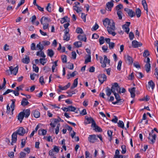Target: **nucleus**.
Wrapping results in <instances>:
<instances>
[{
  "label": "nucleus",
  "instance_id": "nucleus-1",
  "mask_svg": "<svg viewBox=\"0 0 158 158\" xmlns=\"http://www.w3.org/2000/svg\"><path fill=\"white\" fill-rule=\"evenodd\" d=\"M113 23H111V22L110 23V24L109 25V27H107V30L109 34L112 35L113 36H114L116 34L114 31L115 29V23L113 20Z\"/></svg>",
  "mask_w": 158,
  "mask_h": 158
},
{
  "label": "nucleus",
  "instance_id": "nucleus-2",
  "mask_svg": "<svg viewBox=\"0 0 158 158\" xmlns=\"http://www.w3.org/2000/svg\"><path fill=\"white\" fill-rule=\"evenodd\" d=\"M111 89L112 90L113 93H116V92L118 93H121V88L117 82H115L112 85Z\"/></svg>",
  "mask_w": 158,
  "mask_h": 158
},
{
  "label": "nucleus",
  "instance_id": "nucleus-3",
  "mask_svg": "<svg viewBox=\"0 0 158 158\" xmlns=\"http://www.w3.org/2000/svg\"><path fill=\"white\" fill-rule=\"evenodd\" d=\"M153 131H152V133H149V136L148 137V139L149 142L151 144H154L156 140V135L155 134H153Z\"/></svg>",
  "mask_w": 158,
  "mask_h": 158
},
{
  "label": "nucleus",
  "instance_id": "nucleus-4",
  "mask_svg": "<svg viewBox=\"0 0 158 158\" xmlns=\"http://www.w3.org/2000/svg\"><path fill=\"white\" fill-rule=\"evenodd\" d=\"M9 69L7 70L6 72L7 73L9 72L10 71V74L13 73L15 75H16L18 71L19 67L18 65H17L15 67H13L12 66H10L9 67Z\"/></svg>",
  "mask_w": 158,
  "mask_h": 158
},
{
  "label": "nucleus",
  "instance_id": "nucleus-5",
  "mask_svg": "<svg viewBox=\"0 0 158 158\" xmlns=\"http://www.w3.org/2000/svg\"><path fill=\"white\" fill-rule=\"evenodd\" d=\"M98 80L100 82L101 84L103 83L107 79V77L104 74H100L98 76Z\"/></svg>",
  "mask_w": 158,
  "mask_h": 158
},
{
  "label": "nucleus",
  "instance_id": "nucleus-6",
  "mask_svg": "<svg viewBox=\"0 0 158 158\" xmlns=\"http://www.w3.org/2000/svg\"><path fill=\"white\" fill-rule=\"evenodd\" d=\"M17 134L20 136H23L26 133L25 129L22 127H20L16 131Z\"/></svg>",
  "mask_w": 158,
  "mask_h": 158
},
{
  "label": "nucleus",
  "instance_id": "nucleus-7",
  "mask_svg": "<svg viewBox=\"0 0 158 158\" xmlns=\"http://www.w3.org/2000/svg\"><path fill=\"white\" fill-rule=\"evenodd\" d=\"M124 10L128 14V16L131 18L134 17L135 15V12L133 11L131 9L128 8H125Z\"/></svg>",
  "mask_w": 158,
  "mask_h": 158
},
{
  "label": "nucleus",
  "instance_id": "nucleus-8",
  "mask_svg": "<svg viewBox=\"0 0 158 158\" xmlns=\"http://www.w3.org/2000/svg\"><path fill=\"white\" fill-rule=\"evenodd\" d=\"M142 45V44L141 43L138 42L136 40H134L132 42V46L134 48H137Z\"/></svg>",
  "mask_w": 158,
  "mask_h": 158
},
{
  "label": "nucleus",
  "instance_id": "nucleus-9",
  "mask_svg": "<svg viewBox=\"0 0 158 158\" xmlns=\"http://www.w3.org/2000/svg\"><path fill=\"white\" fill-rule=\"evenodd\" d=\"M97 139L96 135H89L88 137V141L91 143H94Z\"/></svg>",
  "mask_w": 158,
  "mask_h": 158
},
{
  "label": "nucleus",
  "instance_id": "nucleus-10",
  "mask_svg": "<svg viewBox=\"0 0 158 158\" xmlns=\"http://www.w3.org/2000/svg\"><path fill=\"white\" fill-rule=\"evenodd\" d=\"M124 58L126 62L129 64H132L133 62V58L129 55H125Z\"/></svg>",
  "mask_w": 158,
  "mask_h": 158
},
{
  "label": "nucleus",
  "instance_id": "nucleus-11",
  "mask_svg": "<svg viewBox=\"0 0 158 158\" xmlns=\"http://www.w3.org/2000/svg\"><path fill=\"white\" fill-rule=\"evenodd\" d=\"M103 24L104 25L105 27H107V26H109V25L110 24V23L111 22L113 23V19H110L108 18H106L103 21Z\"/></svg>",
  "mask_w": 158,
  "mask_h": 158
},
{
  "label": "nucleus",
  "instance_id": "nucleus-12",
  "mask_svg": "<svg viewBox=\"0 0 158 158\" xmlns=\"http://www.w3.org/2000/svg\"><path fill=\"white\" fill-rule=\"evenodd\" d=\"M104 60L101 66L103 68H105L106 66V63L108 62V64H109L110 63V60L108 59L107 56L106 55L104 56Z\"/></svg>",
  "mask_w": 158,
  "mask_h": 158
},
{
  "label": "nucleus",
  "instance_id": "nucleus-13",
  "mask_svg": "<svg viewBox=\"0 0 158 158\" xmlns=\"http://www.w3.org/2000/svg\"><path fill=\"white\" fill-rule=\"evenodd\" d=\"M17 135L16 132H14L12 135V142L11 144L13 145V143H15L16 142L17 140Z\"/></svg>",
  "mask_w": 158,
  "mask_h": 158
},
{
  "label": "nucleus",
  "instance_id": "nucleus-14",
  "mask_svg": "<svg viewBox=\"0 0 158 158\" xmlns=\"http://www.w3.org/2000/svg\"><path fill=\"white\" fill-rule=\"evenodd\" d=\"M128 90L131 94V97L132 98H134L135 95V88L133 87L131 89H129Z\"/></svg>",
  "mask_w": 158,
  "mask_h": 158
},
{
  "label": "nucleus",
  "instance_id": "nucleus-15",
  "mask_svg": "<svg viewBox=\"0 0 158 158\" xmlns=\"http://www.w3.org/2000/svg\"><path fill=\"white\" fill-rule=\"evenodd\" d=\"M78 39L80 41H84L85 42L86 41V37L85 35H79L77 36Z\"/></svg>",
  "mask_w": 158,
  "mask_h": 158
},
{
  "label": "nucleus",
  "instance_id": "nucleus-16",
  "mask_svg": "<svg viewBox=\"0 0 158 158\" xmlns=\"http://www.w3.org/2000/svg\"><path fill=\"white\" fill-rule=\"evenodd\" d=\"M114 1L113 0L110 2H107L106 4V6L108 9V10L110 11L111 10V8L113 6L114 4L113 2Z\"/></svg>",
  "mask_w": 158,
  "mask_h": 158
},
{
  "label": "nucleus",
  "instance_id": "nucleus-17",
  "mask_svg": "<svg viewBox=\"0 0 158 158\" xmlns=\"http://www.w3.org/2000/svg\"><path fill=\"white\" fill-rule=\"evenodd\" d=\"M70 83L69 82L66 85L63 87L61 86L60 85H59L58 86V88L61 90H66L69 87L70 85Z\"/></svg>",
  "mask_w": 158,
  "mask_h": 158
},
{
  "label": "nucleus",
  "instance_id": "nucleus-18",
  "mask_svg": "<svg viewBox=\"0 0 158 158\" xmlns=\"http://www.w3.org/2000/svg\"><path fill=\"white\" fill-rule=\"evenodd\" d=\"M29 104L27 100L25 98H23L21 101V105L23 106L27 105Z\"/></svg>",
  "mask_w": 158,
  "mask_h": 158
},
{
  "label": "nucleus",
  "instance_id": "nucleus-19",
  "mask_svg": "<svg viewBox=\"0 0 158 158\" xmlns=\"http://www.w3.org/2000/svg\"><path fill=\"white\" fill-rule=\"evenodd\" d=\"M24 117L23 112H21L18 114V119L20 121V123H21Z\"/></svg>",
  "mask_w": 158,
  "mask_h": 158
},
{
  "label": "nucleus",
  "instance_id": "nucleus-20",
  "mask_svg": "<svg viewBox=\"0 0 158 158\" xmlns=\"http://www.w3.org/2000/svg\"><path fill=\"white\" fill-rule=\"evenodd\" d=\"M44 18V17H43L40 20L41 24L43 25V28L44 30L47 29L48 27L49 24L48 23H44L43 21V19Z\"/></svg>",
  "mask_w": 158,
  "mask_h": 158
},
{
  "label": "nucleus",
  "instance_id": "nucleus-21",
  "mask_svg": "<svg viewBox=\"0 0 158 158\" xmlns=\"http://www.w3.org/2000/svg\"><path fill=\"white\" fill-rule=\"evenodd\" d=\"M22 61L24 63L28 64L30 62L29 56H26L25 58H23L22 59Z\"/></svg>",
  "mask_w": 158,
  "mask_h": 158
},
{
  "label": "nucleus",
  "instance_id": "nucleus-22",
  "mask_svg": "<svg viewBox=\"0 0 158 158\" xmlns=\"http://www.w3.org/2000/svg\"><path fill=\"white\" fill-rule=\"evenodd\" d=\"M114 95L115 98L116 99L117 101L120 102V103H122L123 102V100L122 99H120V97L119 95L117 94L116 93H113Z\"/></svg>",
  "mask_w": 158,
  "mask_h": 158
},
{
  "label": "nucleus",
  "instance_id": "nucleus-23",
  "mask_svg": "<svg viewBox=\"0 0 158 158\" xmlns=\"http://www.w3.org/2000/svg\"><path fill=\"white\" fill-rule=\"evenodd\" d=\"M106 95L109 97L111 95V93H113V91L111 89H110L107 87L106 88Z\"/></svg>",
  "mask_w": 158,
  "mask_h": 158
},
{
  "label": "nucleus",
  "instance_id": "nucleus-24",
  "mask_svg": "<svg viewBox=\"0 0 158 158\" xmlns=\"http://www.w3.org/2000/svg\"><path fill=\"white\" fill-rule=\"evenodd\" d=\"M23 112L25 118H28L30 114V111L29 109L24 110Z\"/></svg>",
  "mask_w": 158,
  "mask_h": 158
},
{
  "label": "nucleus",
  "instance_id": "nucleus-25",
  "mask_svg": "<svg viewBox=\"0 0 158 158\" xmlns=\"http://www.w3.org/2000/svg\"><path fill=\"white\" fill-rule=\"evenodd\" d=\"M32 114H33L34 117L36 118L40 117V113L39 111L37 110H35L32 113Z\"/></svg>",
  "mask_w": 158,
  "mask_h": 158
},
{
  "label": "nucleus",
  "instance_id": "nucleus-26",
  "mask_svg": "<svg viewBox=\"0 0 158 158\" xmlns=\"http://www.w3.org/2000/svg\"><path fill=\"white\" fill-rule=\"evenodd\" d=\"M78 78L75 79L73 81V85L71 87V89H73L77 87L78 84Z\"/></svg>",
  "mask_w": 158,
  "mask_h": 158
},
{
  "label": "nucleus",
  "instance_id": "nucleus-27",
  "mask_svg": "<svg viewBox=\"0 0 158 158\" xmlns=\"http://www.w3.org/2000/svg\"><path fill=\"white\" fill-rule=\"evenodd\" d=\"M117 124L118 127L123 129L125 128V129L126 130V128L124 127V123L123 121L119 120L118 122L117 123Z\"/></svg>",
  "mask_w": 158,
  "mask_h": 158
},
{
  "label": "nucleus",
  "instance_id": "nucleus-28",
  "mask_svg": "<svg viewBox=\"0 0 158 158\" xmlns=\"http://www.w3.org/2000/svg\"><path fill=\"white\" fill-rule=\"evenodd\" d=\"M11 101L12 102L10 105V107L12 111L13 112L15 109V103L16 100L15 99H13L11 100Z\"/></svg>",
  "mask_w": 158,
  "mask_h": 158
},
{
  "label": "nucleus",
  "instance_id": "nucleus-29",
  "mask_svg": "<svg viewBox=\"0 0 158 158\" xmlns=\"http://www.w3.org/2000/svg\"><path fill=\"white\" fill-rule=\"evenodd\" d=\"M47 54L48 56L52 58L54 54V52L52 49H48V50Z\"/></svg>",
  "mask_w": 158,
  "mask_h": 158
},
{
  "label": "nucleus",
  "instance_id": "nucleus-30",
  "mask_svg": "<svg viewBox=\"0 0 158 158\" xmlns=\"http://www.w3.org/2000/svg\"><path fill=\"white\" fill-rule=\"evenodd\" d=\"M142 4L144 10L147 11V12H148V8L147 7V4L146 3L145 0H142Z\"/></svg>",
  "mask_w": 158,
  "mask_h": 158
},
{
  "label": "nucleus",
  "instance_id": "nucleus-31",
  "mask_svg": "<svg viewBox=\"0 0 158 158\" xmlns=\"http://www.w3.org/2000/svg\"><path fill=\"white\" fill-rule=\"evenodd\" d=\"M69 21V19L67 16H65L62 18L60 20L61 23H63L65 22H68Z\"/></svg>",
  "mask_w": 158,
  "mask_h": 158
},
{
  "label": "nucleus",
  "instance_id": "nucleus-32",
  "mask_svg": "<svg viewBox=\"0 0 158 158\" xmlns=\"http://www.w3.org/2000/svg\"><path fill=\"white\" fill-rule=\"evenodd\" d=\"M148 87H151L152 89L154 88L155 84L152 80H151L148 82Z\"/></svg>",
  "mask_w": 158,
  "mask_h": 158
},
{
  "label": "nucleus",
  "instance_id": "nucleus-33",
  "mask_svg": "<svg viewBox=\"0 0 158 158\" xmlns=\"http://www.w3.org/2000/svg\"><path fill=\"white\" fill-rule=\"evenodd\" d=\"M47 133V131L43 129H41L38 131V134L39 135H45Z\"/></svg>",
  "mask_w": 158,
  "mask_h": 158
},
{
  "label": "nucleus",
  "instance_id": "nucleus-34",
  "mask_svg": "<svg viewBox=\"0 0 158 158\" xmlns=\"http://www.w3.org/2000/svg\"><path fill=\"white\" fill-rule=\"evenodd\" d=\"M73 10H75L77 13H79L82 11L81 8L77 6H73Z\"/></svg>",
  "mask_w": 158,
  "mask_h": 158
},
{
  "label": "nucleus",
  "instance_id": "nucleus-35",
  "mask_svg": "<svg viewBox=\"0 0 158 158\" xmlns=\"http://www.w3.org/2000/svg\"><path fill=\"white\" fill-rule=\"evenodd\" d=\"M141 14V12L140 9L139 8H137L135 10V14L138 18H139Z\"/></svg>",
  "mask_w": 158,
  "mask_h": 158
},
{
  "label": "nucleus",
  "instance_id": "nucleus-36",
  "mask_svg": "<svg viewBox=\"0 0 158 158\" xmlns=\"http://www.w3.org/2000/svg\"><path fill=\"white\" fill-rule=\"evenodd\" d=\"M151 68V65L150 64H146L145 65V70L146 72L148 73L150 69Z\"/></svg>",
  "mask_w": 158,
  "mask_h": 158
},
{
  "label": "nucleus",
  "instance_id": "nucleus-37",
  "mask_svg": "<svg viewBox=\"0 0 158 158\" xmlns=\"http://www.w3.org/2000/svg\"><path fill=\"white\" fill-rule=\"evenodd\" d=\"M68 109L69 111H73L75 112L76 113H77V112L75 111L76 110V108L72 106H69L68 107Z\"/></svg>",
  "mask_w": 158,
  "mask_h": 158
},
{
  "label": "nucleus",
  "instance_id": "nucleus-38",
  "mask_svg": "<svg viewBox=\"0 0 158 158\" xmlns=\"http://www.w3.org/2000/svg\"><path fill=\"white\" fill-rule=\"evenodd\" d=\"M73 45L77 48H80L81 47L82 43L80 41L75 42L74 43Z\"/></svg>",
  "mask_w": 158,
  "mask_h": 158
},
{
  "label": "nucleus",
  "instance_id": "nucleus-39",
  "mask_svg": "<svg viewBox=\"0 0 158 158\" xmlns=\"http://www.w3.org/2000/svg\"><path fill=\"white\" fill-rule=\"evenodd\" d=\"M67 93L68 94L67 97H71L72 96V95L75 94V92L74 91L69 90L67 92Z\"/></svg>",
  "mask_w": 158,
  "mask_h": 158
},
{
  "label": "nucleus",
  "instance_id": "nucleus-40",
  "mask_svg": "<svg viewBox=\"0 0 158 158\" xmlns=\"http://www.w3.org/2000/svg\"><path fill=\"white\" fill-rule=\"evenodd\" d=\"M70 34H65L63 36V40L66 41H68L70 40Z\"/></svg>",
  "mask_w": 158,
  "mask_h": 158
},
{
  "label": "nucleus",
  "instance_id": "nucleus-41",
  "mask_svg": "<svg viewBox=\"0 0 158 158\" xmlns=\"http://www.w3.org/2000/svg\"><path fill=\"white\" fill-rule=\"evenodd\" d=\"M135 76L138 78H141L143 77V74L141 72H136L135 74Z\"/></svg>",
  "mask_w": 158,
  "mask_h": 158
},
{
  "label": "nucleus",
  "instance_id": "nucleus-42",
  "mask_svg": "<svg viewBox=\"0 0 158 158\" xmlns=\"http://www.w3.org/2000/svg\"><path fill=\"white\" fill-rule=\"evenodd\" d=\"M85 119L87 120V124H90L92 122V121L94 120L91 117H85Z\"/></svg>",
  "mask_w": 158,
  "mask_h": 158
},
{
  "label": "nucleus",
  "instance_id": "nucleus-43",
  "mask_svg": "<svg viewBox=\"0 0 158 158\" xmlns=\"http://www.w3.org/2000/svg\"><path fill=\"white\" fill-rule=\"evenodd\" d=\"M131 24L130 22H127L124 25L122 26V28L123 30H125V28L128 27Z\"/></svg>",
  "mask_w": 158,
  "mask_h": 158
},
{
  "label": "nucleus",
  "instance_id": "nucleus-44",
  "mask_svg": "<svg viewBox=\"0 0 158 158\" xmlns=\"http://www.w3.org/2000/svg\"><path fill=\"white\" fill-rule=\"evenodd\" d=\"M42 45L44 47L45 46H48L50 45V43L49 41H44L42 42Z\"/></svg>",
  "mask_w": 158,
  "mask_h": 158
},
{
  "label": "nucleus",
  "instance_id": "nucleus-45",
  "mask_svg": "<svg viewBox=\"0 0 158 158\" xmlns=\"http://www.w3.org/2000/svg\"><path fill=\"white\" fill-rule=\"evenodd\" d=\"M36 47L38 48V50H40V51H42L44 49V47L42 45V44L40 43L39 44H37Z\"/></svg>",
  "mask_w": 158,
  "mask_h": 158
},
{
  "label": "nucleus",
  "instance_id": "nucleus-46",
  "mask_svg": "<svg viewBox=\"0 0 158 158\" xmlns=\"http://www.w3.org/2000/svg\"><path fill=\"white\" fill-rule=\"evenodd\" d=\"M121 148L122 149V153L123 154H125L126 152V146L125 145H122L121 146Z\"/></svg>",
  "mask_w": 158,
  "mask_h": 158
},
{
  "label": "nucleus",
  "instance_id": "nucleus-47",
  "mask_svg": "<svg viewBox=\"0 0 158 158\" xmlns=\"http://www.w3.org/2000/svg\"><path fill=\"white\" fill-rule=\"evenodd\" d=\"M94 130L96 132H101L102 131V129L97 125L94 127Z\"/></svg>",
  "mask_w": 158,
  "mask_h": 158
},
{
  "label": "nucleus",
  "instance_id": "nucleus-48",
  "mask_svg": "<svg viewBox=\"0 0 158 158\" xmlns=\"http://www.w3.org/2000/svg\"><path fill=\"white\" fill-rule=\"evenodd\" d=\"M33 69L34 71L36 73H38L39 72V67L36 66L35 64H33Z\"/></svg>",
  "mask_w": 158,
  "mask_h": 158
},
{
  "label": "nucleus",
  "instance_id": "nucleus-49",
  "mask_svg": "<svg viewBox=\"0 0 158 158\" xmlns=\"http://www.w3.org/2000/svg\"><path fill=\"white\" fill-rule=\"evenodd\" d=\"M104 38L103 36H101L99 39V42L100 45H102L104 43Z\"/></svg>",
  "mask_w": 158,
  "mask_h": 158
},
{
  "label": "nucleus",
  "instance_id": "nucleus-50",
  "mask_svg": "<svg viewBox=\"0 0 158 158\" xmlns=\"http://www.w3.org/2000/svg\"><path fill=\"white\" fill-rule=\"evenodd\" d=\"M122 12L121 10H118L117 12V14L118 17L119 19L121 20L122 19Z\"/></svg>",
  "mask_w": 158,
  "mask_h": 158
},
{
  "label": "nucleus",
  "instance_id": "nucleus-51",
  "mask_svg": "<svg viewBox=\"0 0 158 158\" xmlns=\"http://www.w3.org/2000/svg\"><path fill=\"white\" fill-rule=\"evenodd\" d=\"M149 54L148 51L147 50H144L143 53V57H147L148 56H149Z\"/></svg>",
  "mask_w": 158,
  "mask_h": 158
},
{
  "label": "nucleus",
  "instance_id": "nucleus-52",
  "mask_svg": "<svg viewBox=\"0 0 158 158\" xmlns=\"http://www.w3.org/2000/svg\"><path fill=\"white\" fill-rule=\"evenodd\" d=\"M62 62L63 63H66L67 62V56L65 55L61 56Z\"/></svg>",
  "mask_w": 158,
  "mask_h": 158
},
{
  "label": "nucleus",
  "instance_id": "nucleus-53",
  "mask_svg": "<svg viewBox=\"0 0 158 158\" xmlns=\"http://www.w3.org/2000/svg\"><path fill=\"white\" fill-rule=\"evenodd\" d=\"M76 32L77 33L82 34L83 33L82 29L80 27H77L76 29Z\"/></svg>",
  "mask_w": 158,
  "mask_h": 158
},
{
  "label": "nucleus",
  "instance_id": "nucleus-54",
  "mask_svg": "<svg viewBox=\"0 0 158 158\" xmlns=\"http://www.w3.org/2000/svg\"><path fill=\"white\" fill-rule=\"evenodd\" d=\"M115 46V44L113 42H110L109 44V47L110 49H113Z\"/></svg>",
  "mask_w": 158,
  "mask_h": 158
},
{
  "label": "nucleus",
  "instance_id": "nucleus-55",
  "mask_svg": "<svg viewBox=\"0 0 158 158\" xmlns=\"http://www.w3.org/2000/svg\"><path fill=\"white\" fill-rule=\"evenodd\" d=\"M45 23H48L49 22L51 21V19L50 18L47 17H44L43 19Z\"/></svg>",
  "mask_w": 158,
  "mask_h": 158
},
{
  "label": "nucleus",
  "instance_id": "nucleus-56",
  "mask_svg": "<svg viewBox=\"0 0 158 158\" xmlns=\"http://www.w3.org/2000/svg\"><path fill=\"white\" fill-rule=\"evenodd\" d=\"M40 63L44 65L46 63V59L45 58H40Z\"/></svg>",
  "mask_w": 158,
  "mask_h": 158
},
{
  "label": "nucleus",
  "instance_id": "nucleus-57",
  "mask_svg": "<svg viewBox=\"0 0 158 158\" xmlns=\"http://www.w3.org/2000/svg\"><path fill=\"white\" fill-rule=\"evenodd\" d=\"M91 56L89 55L88 57L85 60V64H86L89 62L91 61Z\"/></svg>",
  "mask_w": 158,
  "mask_h": 158
},
{
  "label": "nucleus",
  "instance_id": "nucleus-58",
  "mask_svg": "<svg viewBox=\"0 0 158 158\" xmlns=\"http://www.w3.org/2000/svg\"><path fill=\"white\" fill-rule=\"evenodd\" d=\"M99 27V26L96 23L94 25L92 28V31H96V30Z\"/></svg>",
  "mask_w": 158,
  "mask_h": 158
},
{
  "label": "nucleus",
  "instance_id": "nucleus-59",
  "mask_svg": "<svg viewBox=\"0 0 158 158\" xmlns=\"http://www.w3.org/2000/svg\"><path fill=\"white\" fill-rule=\"evenodd\" d=\"M122 61L121 60H119L118 62V65L117 67V69L118 70H121V68L122 65Z\"/></svg>",
  "mask_w": 158,
  "mask_h": 158
},
{
  "label": "nucleus",
  "instance_id": "nucleus-60",
  "mask_svg": "<svg viewBox=\"0 0 158 158\" xmlns=\"http://www.w3.org/2000/svg\"><path fill=\"white\" fill-rule=\"evenodd\" d=\"M26 143V140L25 139H22L21 140V148H23L24 147Z\"/></svg>",
  "mask_w": 158,
  "mask_h": 158
},
{
  "label": "nucleus",
  "instance_id": "nucleus-61",
  "mask_svg": "<svg viewBox=\"0 0 158 158\" xmlns=\"http://www.w3.org/2000/svg\"><path fill=\"white\" fill-rule=\"evenodd\" d=\"M20 157L24 158L26 157V154L24 152H21L20 153Z\"/></svg>",
  "mask_w": 158,
  "mask_h": 158
},
{
  "label": "nucleus",
  "instance_id": "nucleus-62",
  "mask_svg": "<svg viewBox=\"0 0 158 158\" xmlns=\"http://www.w3.org/2000/svg\"><path fill=\"white\" fill-rule=\"evenodd\" d=\"M134 37V34L133 32H131L129 34V37L130 40H132Z\"/></svg>",
  "mask_w": 158,
  "mask_h": 158
},
{
  "label": "nucleus",
  "instance_id": "nucleus-63",
  "mask_svg": "<svg viewBox=\"0 0 158 158\" xmlns=\"http://www.w3.org/2000/svg\"><path fill=\"white\" fill-rule=\"evenodd\" d=\"M39 82L42 85H43L44 84V79L43 76H41L40 77L39 79Z\"/></svg>",
  "mask_w": 158,
  "mask_h": 158
},
{
  "label": "nucleus",
  "instance_id": "nucleus-64",
  "mask_svg": "<svg viewBox=\"0 0 158 158\" xmlns=\"http://www.w3.org/2000/svg\"><path fill=\"white\" fill-rule=\"evenodd\" d=\"M51 4L50 3H48V4L47 6L46 7V10L48 11L49 12H51V7H50Z\"/></svg>",
  "mask_w": 158,
  "mask_h": 158
}]
</instances>
